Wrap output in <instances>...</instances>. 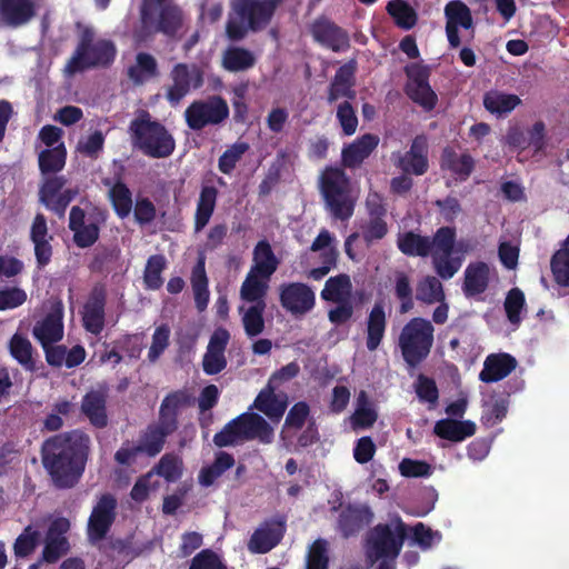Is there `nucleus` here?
<instances>
[{"mask_svg": "<svg viewBox=\"0 0 569 569\" xmlns=\"http://www.w3.org/2000/svg\"><path fill=\"white\" fill-rule=\"evenodd\" d=\"M90 437L80 429L57 433L42 442V466L56 489H71L79 483L90 456Z\"/></svg>", "mask_w": 569, "mask_h": 569, "instance_id": "obj_1", "label": "nucleus"}, {"mask_svg": "<svg viewBox=\"0 0 569 569\" xmlns=\"http://www.w3.org/2000/svg\"><path fill=\"white\" fill-rule=\"evenodd\" d=\"M280 0H231V12L226 23L230 41L239 42L248 33L260 32L271 22Z\"/></svg>", "mask_w": 569, "mask_h": 569, "instance_id": "obj_2", "label": "nucleus"}, {"mask_svg": "<svg viewBox=\"0 0 569 569\" xmlns=\"http://www.w3.org/2000/svg\"><path fill=\"white\" fill-rule=\"evenodd\" d=\"M133 148L152 159L170 157L176 150L172 133L159 120L152 119L147 110H141L128 127Z\"/></svg>", "mask_w": 569, "mask_h": 569, "instance_id": "obj_3", "label": "nucleus"}, {"mask_svg": "<svg viewBox=\"0 0 569 569\" xmlns=\"http://www.w3.org/2000/svg\"><path fill=\"white\" fill-rule=\"evenodd\" d=\"M435 341V328L422 317L410 319L401 329L398 346L407 367L415 369L430 355Z\"/></svg>", "mask_w": 569, "mask_h": 569, "instance_id": "obj_4", "label": "nucleus"}, {"mask_svg": "<svg viewBox=\"0 0 569 569\" xmlns=\"http://www.w3.org/2000/svg\"><path fill=\"white\" fill-rule=\"evenodd\" d=\"M116 47L110 40L94 41V32L84 28L71 58L66 64V72L76 74L97 67H108L116 58Z\"/></svg>", "mask_w": 569, "mask_h": 569, "instance_id": "obj_5", "label": "nucleus"}, {"mask_svg": "<svg viewBox=\"0 0 569 569\" xmlns=\"http://www.w3.org/2000/svg\"><path fill=\"white\" fill-rule=\"evenodd\" d=\"M184 12L176 3L159 6L141 4L140 22L138 31L140 40L161 33L168 38H174L184 24Z\"/></svg>", "mask_w": 569, "mask_h": 569, "instance_id": "obj_6", "label": "nucleus"}, {"mask_svg": "<svg viewBox=\"0 0 569 569\" xmlns=\"http://www.w3.org/2000/svg\"><path fill=\"white\" fill-rule=\"evenodd\" d=\"M320 191L336 219L348 220L353 214L350 180L343 169L327 167L320 176Z\"/></svg>", "mask_w": 569, "mask_h": 569, "instance_id": "obj_7", "label": "nucleus"}, {"mask_svg": "<svg viewBox=\"0 0 569 569\" xmlns=\"http://www.w3.org/2000/svg\"><path fill=\"white\" fill-rule=\"evenodd\" d=\"M109 217L107 209L93 207L88 213L79 206H73L69 212L68 228L72 232L73 243L86 249L92 247L100 237L101 227Z\"/></svg>", "mask_w": 569, "mask_h": 569, "instance_id": "obj_8", "label": "nucleus"}, {"mask_svg": "<svg viewBox=\"0 0 569 569\" xmlns=\"http://www.w3.org/2000/svg\"><path fill=\"white\" fill-rule=\"evenodd\" d=\"M229 106L218 94L192 101L184 110V120L189 129L201 131L208 126H219L229 118Z\"/></svg>", "mask_w": 569, "mask_h": 569, "instance_id": "obj_9", "label": "nucleus"}, {"mask_svg": "<svg viewBox=\"0 0 569 569\" xmlns=\"http://www.w3.org/2000/svg\"><path fill=\"white\" fill-rule=\"evenodd\" d=\"M432 263L437 274L443 279H451L461 268L462 258L455 257L456 229L440 227L433 238Z\"/></svg>", "mask_w": 569, "mask_h": 569, "instance_id": "obj_10", "label": "nucleus"}, {"mask_svg": "<svg viewBox=\"0 0 569 569\" xmlns=\"http://www.w3.org/2000/svg\"><path fill=\"white\" fill-rule=\"evenodd\" d=\"M408 81L405 86L407 97L425 111H432L438 103V96L429 84L430 68L421 63L406 66Z\"/></svg>", "mask_w": 569, "mask_h": 569, "instance_id": "obj_11", "label": "nucleus"}, {"mask_svg": "<svg viewBox=\"0 0 569 569\" xmlns=\"http://www.w3.org/2000/svg\"><path fill=\"white\" fill-rule=\"evenodd\" d=\"M407 537V526L399 521L392 531L389 525H377L369 538L371 549L377 559L392 561L399 556Z\"/></svg>", "mask_w": 569, "mask_h": 569, "instance_id": "obj_12", "label": "nucleus"}, {"mask_svg": "<svg viewBox=\"0 0 569 569\" xmlns=\"http://www.w3.org/2000/svg\"><path fill=\"white\" fill-rule=\"evenodd\" d=\"M170 84L166 92V99L171 106H177L190 92L191 88L199 89L203 84L202 72L194 64L177 63L171 72Z\"/></svg>", "mask_w": 569, "mask_h": 569, "instance_id": "obj_13", "label": "nucleus"}, {"mask_svg": "<svg viewBox=\"0 0 569 569\" xmlns=\"http://www.w3.org/2000/svg\"><path fill=\"white\" fill-rule=\"evenodd\" d=\"M193 396L187 389H179L169 392L161 401L158 415V421L154 423L169 436L179 428L180 412L192 406Z\"/></svg>", "mask_w": 569, "mask_h": 569, "instance_id": "obj_14", "label": "nucleus"}, {"mask_svg": "<svg viewBox=\"0 0 569 569\" xmlns=\"http://www.w3.org/2000/svg\"><path fill=\"white\" fill-rule=\"evenodd\" d=\"M429 144L425 134L416 136L410 144V148L405 153L393 152V164L403 173L422 176L429 169Z\"/></svg>", "mask_w": 569, "mask_h": 569, "instance_id": "obj_15", "label": "nucleus"}, {"mask_svg": "<svg viewBox=\"0 0 569 569\" xmlns=\"http://www.w3.org/2000/svg\"><path fill=\"white\" fill-rule=\"evenodd\" d=\"M279 300L286 311L299 317L313 309L316 295L306 283L289 282L280 286Z\"/></svg>", "mask_w": 569, "mask_h": 569, "instance_id": "obj_16", "label": "nucleus"}, {"mask_svg": "<svg viewBox=\"0 0 569 569\" xmlns=\"http://www.w3.org/2000/svg\"><path fill=\"white\" fill-rule=\"evenodd\" d=\"M107 290L104 284L92 287L83 305L82 326L86 331L98 336L102 332L106 322Z\"/></svg>", "mask_w": 569, "mask_h": 569, "instance_id": "obj_17", "label": "nucleus"}, {"mask_svg": "<svg viewBox=\"0 0 569 569\" xmlns=\"http://www.w3.org/2000/svg\"><path fill=\"white\" fill-rule=\"evenodd\" d=\"M117 500L110 493L100 497L88 520V537L91 541L102 540L116 519Z\"/></svg>", "mask_w": 569, "mask_h": 569, "instance_id": "obj_18", "label": "nucleus"}, {"mask_svg": "<svg viewBox=\"0 0 569 569\" xmlns=\"http://www.w3.org/2000/svg\"><path fill=\"white\" fill-rule=\"evenodd\" d=\"M310 32L316 42L333 52H345L350 48L348 32L327 18L315 20Z\"/></svg>", "mask_w": 569, "mask_h": 569, "instance_id": "obj_19", "label": "nucleus"}, {"mask_svg": "<svg viewBox=\"0 0 569 569\" xmlns=\"http://www.w3.org/2000/svg\"><path fill=\"white\" fill-rule=\"evenodd\" d=\"M286 523L282 519L266 520L254 530L248 548L253 553H267L278 546L283 538Z\"/></svg>", "mask_w": 569, "mask_h": 569, "instance_id": "obj_20", "label": "nucleus"}, {"mask_svg": "<svg viewBox=\"0 0 569 569\" xmlns=\"http://www.w3.org/2000/svg\"><path fill=\"white\" fill-rule=\"evenodd\" d=\"M243 439H258L261 443L268 445L273 441V429L267 420L258 413L244 412L232 419Z\"/></svg>", "mask_w": 569, "mask_h": 569, "instance_id": "obj_21", "label": "nucleus"}, {"mask_svg": "<svg viewBox=\"0 0 569 569\" xmlns=\"http://www.w3.org/2000/svg\"><path fill=\"white\" fill-rule=\"evenodd\" d=\"M373 513L366 505L349 503L338 517V530L345 538L356 536L371 523Z\"/></svg>", "mask_w": 569, "mask_h": 569, "instance_id": "obj_22", "label": "nucleus"}, {"mask_svg": "<svg viewBox=\"0 0 569 569\" xmlns=\"http://www.w3.org/2000/svg\"><path fill=\"white\" fill-rule=\"evenodd\" d=\"M62 318V307L58 305L42 320L36 322L32 335L42 347L59 342L63 338Z\"/></svg>", "mask_w": 569, "mask_h": 569, "instance_id": "obj_23", "label": "nucleus"}, {"mask_svg": "<svg viewBox=\"0 0 569 569\" xmlns=\"http://www.w3.org/2000/svg\"><path fill=\"white\" fill-rule=\"evenodd\" d=\"M516 367L517 360L513 356L506 352L491 353L485 359L479 379L486 383L497 382L508 377Z\"/></svg>", "mask_w": 569, "mask_h": 569, "instance_id": "obj_24", "label": "nucleus"}, {"mask_svg": "<svg viewBox=\"0 0 569 569\" xmlns=\"http://www.w3.org/2000/svg\"><path fill=\"white\" fill-rule=\"evenodd\" d=\"M36 16L32 0H0V19L9 27H21Z\"/></svg>", "mask_w": 569, "mask_h": 569, "instance_id": "obj_25", "label": "nucleus"}, {"mask_svg": "<svg viewBox=\"0 0 569 569\" xmlns=\"http://www.w3.org/2000/svg\"><path fill=\"white\" fill-rule=\"evenodd\" d=\"M81 412L90 423L102 429L108 425L107 392L103 390H90L82 397Z\"/></svg>", "mask_w": 569, "mask_h": 569, "instance_id": "obj_26", "label": "nucleus"}, {"mask_svg": "<svg viewBox=\"0 0 569 569\" xmlns=\"http://www.w3.org/2000/svg\"><path fill=\"white\" fill-rule=\"evenodd\" d=\"M66 182L64 177L53 176L47 178L39 189V201L59 218H62L67 210L61 196Z\"/></svg>", "mask_w": 569, "mask_h": 569, "instance_id": "obj_27", "label": "nucleus"}, {"mask_svg": "<svg viewBox=\"0 0 569 569\" xmlns=\"http://www.w3.org/2000/svg\"><path fill=\"white\" fill-rule=\"evenodd\" d=\"M378 136L372 133H366L357 138L342 149V163L351 169L359 167L378 147Z\"/></svg>", "mask_w": 569, "mask_h": 569, "instance_id": "obj_28", "label": "nucleus"}, {"mask_svg": "<svg viewBox=\"0 0 569 569\" xmlns=\"http://www.w3.org/2000/svg\"><path fill=\"white\" fill-rule=\"evenodd\" d=\"M490 269L483 261L470 262L465 270L462 291L467 298L483 293L489 286Z\"/></svg>", "mask_w": 569, "mask_h": 569, "instance_id": "obj_29", "label": "nucleus"}, {"mask_svg": "<svg viewBox=\"0 0 569 569\" xmlns=\"http://www.w3.org/2000/svg\"><path fill=\"white\" fill-rule=\"evenodd\" d=\"M433 433L441 439L460 442L476 433V425L471 420L445 418L436 422Z\"/></svg>", "mask_w": 569, "mask_h": 569, "instance_id": "obj_30", "label": "nucleus"}, {"mask_svg": "<svg viewBox=\"0 0 569 569\" xmlns=\"http://www.w3.org/2000/svg\"><path fill=\"white\" fill-rule=\"evenodd\" d=\"M218 193L216 187L202 186L194 212V232L202 231L209 223L216 209Z\"/></svg>", "mask_w": 569, "mask_h": 569, "instance_id": "obj_31", "label": "nucleus"}, {"mask_svg": "<svg viewBox=\"0 0 569 569\" xmlns=\"http://www.w3.org/2000/svg\"><path fill=\"white\" fill-rule=\"evenodd\" d=\"M288 407L287 397L279 398L273 391V388L261 390L256 397L252 408L264 413L271 421L278 422L281 420Z\"/></svg>", "mask_w": 569, "mask_h": 569, "instance_id": "obj_32", "label": "nucleus"}, {"mask_svg": "<svg viewBox=\"0 0 569 569\" xmlns=\"http://www.w3.org/2000/svg\"><path fill=\"white\" fill-rule=\"evenodd\" d=\"M252 256L253 264L250 270L261 274L262 278L270 279L278 269L279 260L277 259L269 241L266 239L258 241L254 246Z\"/></svg>", "mask_w": 569, "mask_h": 569, "instance_id": "obj_33", "label": "nucleus"}, {"mask_svg": "<svg viewBox=\"0 0 569 569\" xmlns=\"http://www.w3.org/2000/svg\"><path fill=\"white\" fill-rule=\"evenodd\" d=\"M398 249L408 257H428L433 249L431 238L415 231L400 233L397 239Z\"/></svg>", "mask_w": 569, "mask_h": 569, "instance_id": "obj_34", "label": "nucleus"}, {"mask_svg": "<svg viewBox=\"0 0 569 569\" xmlns=\"http://www.w3.org/2000/svg\"><path fill=\"white\" fill-rule=\"evenodd\" d=\"M387 327L385 308L381 303H375L367 319L366 347L375 351L380 346Z\"/></svg>", "mask_w": 569, "mask_h": 569, "instance_id": "obj_35", "label": "nucleus"}, {"mask_svg": "<svg viewBox=\"0 0 569 569\" xmlns=\"http://www.w3.org/2000/svg\"><path fill=\"white\" fill-rule=\"evenodd\" d=\"M441 168L451 171L463 181L472 173L475 160L467 152L458 154L452 148L447 147L441 153Z\"/></svg>", "mask_w": 569, "mask_h": 569, "instance_id": "obj_36", "label": "nucleus"}, {"mask_svg": "<svg viewBox=\"0 0 569 569\" xmlns=\"http://www.w3.org/2000/svg\"><path fill=\"white\" fill-rule=\"evenodd\" d=\"M191 287L194 296L196 308L199 312L207 309L210 292L208 289L209 280L206 272V262L203 257H199L191 271Z\"/></svg>", "mask_w": 569, "mask_h": 569, "instance_id": "obj_37", "label": "nucleus"}, {"mask_svg": "<svg viewBox=\"0 0 569 569\" xmlns=\"http://www.w3.org/2000/svg\"><path fill=\"white\" fill-rule=\"evenodd\" d=\"M257 58L243 47H228L222 54V67L230 72L246 71L254 67Z\"/></svg>", "mask_w": 569, "mask_h": 569, "instance_id": "obj_38", "label": "nucleus"}, {"mask_svg": "<svg viewBox=\"0 0 569 569\" xmlns=\"http://www.w3.org/2000/svg\"><path fill=\"white\" fill-rule=\"evenodd\" d=\"M269 280L262 278L261 274L256 273L253 270H249L240 288V298L252 305L266 302L264 297L268 292Z\"/></svg>", "mask_w": 569, "mask_h": 569, "instance_id": "obj_39", "label": "nucleus"}, {"mask_svg": "<svg viewBox=\"0 0 569 569\" xmlns=\"http://www.w3.org/2000/svg\"><path fill=\"white\" fill-rule=\"evenodd\" d=\"M158 63L156 58L148 52H139L136 56V63L128 68V77L134 84H142L151 78L157 77Z\"/></svg>", "mask_w": 569, "mask_h": 569, "instance_id": "obj_40", "label": "nucleus"}, {"mask_svg": "<svg viewBox=\"0 0 569 569\" xmlns=\"http://www.w3.org/2000/svg\"><path fill=\"white\" fill-rule=\"evenodd\" d=\"M236 461L231 453L218 451L210 466L203 467L199 472V482L203 487H210L227 470L234 466Z\"/></svg>", "mask_w": 569, "mask_h": 569, "instance_id": "obj_41", "label": "nucleus"}, {"mask_svg": "<svg viewBox=\"0 0 569 569\" xmlns=\"http://www.w3.org/2000/svg\"><path fill=\"white\" fill-rule=\"evenodd\" d=\"M521 103L517 94L491 90L483 96V106L492 114H507Z\"/></svg>", "mask_w": 569, "mask_h": 569, "instance_id": "obj_42", "label": "nucleus"}, {"mask_svg": "<svg viewBox=\"0 0 569 569\" xmlns=\"http://www.w3.org/2000/svg\"><path fill=\"white\" fill-rule=\"evenodd\" d=\"M67 149L63 142L53 148L44 149L39 153L38 163L42 174H56L66 166Z\"/></svg>", "mask_w": 569, "mask_h": 569, "instance_id": "obj_43", "label": "nucleus"}, {"mask_svg": "<svg viewBox=\"0 0 569 569\" xmlns=\"http://www.w3.org/2000/svg\"><path fill=\"white\" fill-rule=\"evenodd\" d=\"M352 284L350 277L346 273H340L330 277L321 291V298L326 301H343L350 300Z\"/></svg>", "mask_w": 569, "mask_h": 569, "instance_id": "obj_44", "label": "nucleus"}, {"mask_svg": "<svg viewBox=\"0 0 569 569\" xmlns=\"http://www.w3.org/2000/svg\"><path fill=\"white\" fill-rule=\"evenodd\" d=\"M109 200L120 219L127 218L132 210V192L129 187L118 180L108 191Z\"/></svg>", "mask_w": 569, "mask_h": 569, "instance_id": "obj_45", "label": "nucleus"}, {"mask_svg": "<svg viewBox=\"0 0 569 569\" xmlns=\"http://www.w3.org/2000/svg\"><path fill=\"white\" fill-rule=\"evenodd\" d=\"M9 350L12 358L26 370L34 371L37 369L36 361L32 357L33 347L28 338L14 333L9 341Z\"/></svg>", "mask_w": 569, "mask_h": 569, "instance_id": "obj_46", "label": "nucleus"}, {"mask_svg": "<svg viewBox=\"0 0 569 569\" xmlns=\"http://www.w3.org/2000/svg\"><path fill=\"white\" fill-rule=\"evenodd\" d=\"M386 9L399 28L410 30L416 26L418 20L417 12L407 1L391 0Z\"/></svg>", "mask_w": 569, "mask_h": 569, "instance_id": "obj_47", "label": "nucleus"}, {"mask_svg": "<svg viewBox=\"0 0 569 569\" xmlns=\"http://www.w3.org/2000/svg\"><path fill=\"white\" fill-rule=\"evenodd\" d=\"M550 268L556 283L569 287V236L562 247L552 254Z\"/></svg>", "mask_w": 569, "mask_h": 569, "instance_id": "obj_48", "label": "nucleus"}, {"mask_svg": "<svg viewBox=\"0 0 569 569\" xmlns=\"http://www.w3.org/2000/svg\"><path fill=\"white\" fill-rule=\"evenodd\" d=\"M166 268L167 259L163 254H152L148 258L143 271V283L146 289L159 290L162 287V272Z\"/></svg>", "mask_w": 569, "mask_h": 569, "instance_id": "obj_49", "label": "nucleus"}, {"mask_svg": "<svg viewBox=\"0 0 569 569\" xmlns=\"http://www.w3.org/2000/svg\"><path fill=\"white\" fill-rule=\"evenodd\" d=\"M169 435L153 423H150L140 437L139 449L149 457L160 453Z\"/></svg>", "mask_w": 569, "mask_h": 569, "instance_id": "obj_50", "label": "nucleus"}, {"mask_svg": "<svg viewBox=\"0 0 569 569\" xmlns=\"http://www.w3.org/2000/svg\"><path fill=\"white\" fill-rule=\"evenodd\" d=\"M416 298L427 305L443 302L445 292L441 282L433 276L425 277L417 284Z\"/></svg>", "mask_w": 569, "mask_h": 569, "instance_id": "obj_51", "label": "nucleus"}, {"mask_svg": "<svg viewBox=\"0 0 569 569\" xmlns=\"http://www.w3.org/2000/svg\"><path fill=\"white\" fill-rule=\"evenodd\" d=\"M446 26L461 27L469 29L472 27L471 11L461 0H452L445 7Z\"/></svg>", "mask_w": 569, "mask_h": 569, "instance_id": "obj_52", "label": "nucleus"}, {"mask_svg": "<svg viewBox=\"0 0 569 569\" xmlns=\"http://www.w3.org/2000/svg\"><path fill=\"white\" fill-rule=\"evenodd\" d=\"M509 395L492 396L491 400L483 407L481 420L485 425L493 427L501 422L508 412Z\"/></svg>", "mask_w": 569, "mask_h": 569, "instance_id": "obj_53", "label": "nucleus"}, {"mask_svg": "<svg viewBox=\"0 0 569 569\" xmlns=\"http://www.w3.org/2000/svg\"><path fill=\"white\" fill-rule=\"evenodd\" d=\"M266 302L250 306L242 315V325L246 335L249 338L259 336L264 330L263 313L266 310Z\"/></svg>", "mask_w": 569, "mask_h": 569, "instance_id": "obj_54", "label": "nucleus"}, {"mask_svg": "<svg viewBox=\"0 0 569 569\" xmlns=\"http://www.w3.org/2000/svg\"><path fill=\"white\" fill-rule=\"evenodd\" d=\"M153 471L167 482H176L183 472L182 459L174 453H166L154 466Z\"/></svg>", "mask_w": 569, "mask_h": 569, "instance_id": "obj_55", "label": "nucleus"}, {"mask_svg": "<svg viewBox=\"0 0 569 569\" xmlns=\"http://www.w3.org/2000/svg\"><path fill=\"white\" fill-rule=\"evenodd\" d=\"M395 295L400 300L399 312L407 313L413 309V291L409 276L403 271L395 274Z\"/></svg>", "mask_w": 569, "mask_h": 569, "instance_id": "obj_56", "label": "nucleus"}, {"mask_svg": "<svg viewBox=\"0 0 569 569\" xmlns=\"http://www.w3.org/2000/svg\"><path fill=\"white\" fill-rule=\"evenodd\" d=\"M359 237L363 239L367 247L382 240L389 231L388 223L385 219L368 218L360 223Z\"/></svg>", "mask_w": 569, "mask_h": 569, "instance_id": "obj_57", "label": "nucleus"}, {"mask_svg": "<svg viewBox=\"0 0 569 569\" xmlns=\"http://www.w3.org/2000/svg\"><path fill=\"white\" fill-rule=\"evenodd\" d=\"M248 150L249 144L244 141H237L228 147L218 160V169L220 172L230 174Z\"/></svg>", "mask_w": 569, "mask_h": 569, "instance_id": "obj_58", "label": "nucleus"}, {"mask_svg": "<svg viewBox=\"0 0 569 569\" xmlns=\"http://www.w3.org/2000/svg\"><path fill=\"white\" fill-rule=\"evenodd\" d=\"M503 307L509 322L519 326L522 320L521 312L526 307V298L522 290L519 288L510 289L506 296Z\"/></svg>", "mask_w": 569, "mask_h": 569, "instance_id": "obj_59", "label": "nucleus"}, {"mask_svg": "<svg viewBox=\"0 0 569 569\" xmlns=\"http://www.w3.org/2000/svg\"><path fill=\"white\" fill-rule=\"evenodd\" d=\"M40 540V532L27 526L23 531L18 536L13 545L14 556L17 558L28 557L33 552Z\"/></svg>", "mask_w": 569, "mask_h": 569, "instance_id": "obj_60", "label": "nucleus"}, {"mask_svg": "<svg viewBox=\"0 0 569 569\" xmlns=\"http://www.w3.org/2000/svg\"><path fill=\"white\" fill-rule=\"evenodd\" d=\"M310 415V407L306 401L296 402L284 420L282 431L280 433L282 439H286V432L288 429L299 430L301 429Z\"/></svg>", "mask_w": 569, "mask_h": 569, "instance_id": "obj_61", "label": "nucleus"}, {"mask_svg": "<svg viewBox=\"0 0 569 569\" xmlns=\"http://www.w3.org/2000/svg\"><path fill=\"white\" fill-rule=\"evenodd\" d=\"M328 566L327 541L317 539L309 548L306 569H328Z\"/></svg>", "mask_w": 569, "mask_h": 569, "instance_id": "obj_62", "label": "nucleus"}, {"mask_svg": "<svg viewBox=\"0 0 569 569\" xmlns=\"http://www.w3.org/2000/svg\"><path fill=\"white\" fill-rule=\"evenodd\" d=\"M527 148H531L533 153L542 152L547 147V127L542 120L536 121L526 131Z\"/></svg>", "mask_w": 569, "mask_h": 569, "instance_id": "obj_63", "label": "nucleus"}, {"mask_svg": "<svg viewBox=\"0 0 569 569\" xmlns=\"http://www.w3.org/2000/svg\"><path fill=\"white\" fill-rule=\"evenodd\" d=\"M189 569H228L211 549H203L191 560Z\"/></svg>", "mask_w": 569, "mask_h": 569, "instance_id": "obj_64", "label": "nucleus"}]
</instances>
